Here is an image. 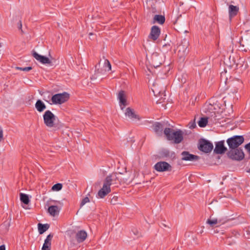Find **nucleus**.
I'll use <instances>...</instances> for the list:
<instances>
[{"label":"nucleus","instance_id":"2f4dec72","mask_svg":"<svg viewBox=\"0 0 250 250\" xmlns=\"http://www.w3.org/2000/svg\"><path fill=\"white\" fill-rule=\"evenodd\" d=\"M104 66L105 67L108 68L107 71H110L111 70V65L109 61L107 59H105L104 61Z\"/></svg>","mask_w":250,"mask_h":250},{"label":"nucleus","instance_id":"09e8293b","mask_svg":"<svg viewBox=\"0 0 250 250\" xmlns=\"http://www.w3.org/2000/svg\"><path fill=\"white\" fill-rule=\"evenodd\" d=\"M249 172H250V170H249Z\"/></svg>","mask_w":250,"mask_h":250},{"label":"nucleus","instance_id":"f704fd0d","mask_svg":"<svg viewBox=\"0 0 250 250\" xmlns=\"http://www.w3.org/2000/svg\"><path fill=\"white\" fill-rule=\"evenodd\" d=\"M232 84L233 85H236L238 87H240L242 85V83L241 82H240L238 80H235L232 83Z\"/></svg>","mask_w":250,"mask_h":250},{"label":"nucleus","instance_id":"aec40b11","mask_svg":"<svg viewBox=\"0 0 250 250\" xmlns=\"http://www.w3.org/2000/svg\"><path fill=\"white\" fill-rule=\"evenodd\" d=\"M153 23H157L163 24L165 22V17L162 15H155L153 17Z\"/></svg>","mask_w":250,"mask_h":250},{"label":"nucleus","instance_id":"4468645a","mask_svg":"<svg viewBox=\"0 0 250 250\" xmlns=\"http://www.w3.org/2000/svg\"><path fill=\"white\" fill-rule=\"evenodd\" d=\"M183 140V133L181 130H173V142L175 144L181 143Z\"/></svg>","mask_w":250,"mask_h":250},{"label":"nucleus","instance_id":"f257e3e1","mask_svg":"<svg viewBox=\"0 0 250 250\" xmlns=\"http://www.w3.org/2000/svg\"><path fill=\"white\" fill-rule=\"evenodd\" d=\"M120 173H112L107 176L104 181L102 188L99 190L98 196L100 198H104L111 192V186L113 188L118 187L121 185V179Z\"/></svg>","mask_w":250,"mask_h":250},{"label":"nucleus","instance_id":"39448f33","mask_svg":"<svg viewBox=\"0 0 250 250\" xmlns=\"http://www.w3.org/2000/svg\"><path fill=\"white\" fill-rule=\"evenodd\" d=\"M69 98V94L64 92L62 93L56 94L52 96L51 101L53 104H61L66 102Z\"/></svg>","mask_w":250,"mask_h":250},{"label":"nucleus","instance_id":"423d86ee","mask_svg":"<svg viewBox=\"0 0 250 250\" xmlns=\"http://www.w3.org/2000/svg\"><path fill=\"white\" fill-rule=\"evenodd\" d=\"M227 153L228 157L232 160L240 161L244 159L245 154L241 148L230 149Z\"/></svg>","mask_w":250,"mask_h":250},{"label":"nucleus","instance_id":"473e14b6","mask_svg":"<svg viewBox=\"0 0 250 250\" xmlns=\"http://www.w3.org/2000/svg\"><path fill=\"white\" fill-rule=\"evenodd\" d=\"M16 69L18 70H22L23 71H29L32 69V67L31 66L25 67H16Z\"/></svg>","mask_w":250,"mask_h":250},{"label":"nucleus","instance_id":"ddd939ff","mask_svg":"<svg viewBox=\"0 0 250 250\" xmlns=\"http://www.w3.org/2000/svg\"><path fill=\"white\" fill-rule=\"evenodd\" d=\"M32 55L37 61L42 64H50L51 62L47 57L39 55L35 51H32Z\"/></svg>","mask_w":250,"mask_h":250},{"label":"nucleus","instance_id":"cd10ccee","mask_svg":"<svg viewBox=\"0 0 250 250\" xmlns=\"http://www.w3.org/2000/svg\"><path fill=\"white\" fill-rule=\"evenodd\" d=\"M208 124V118H201L198 122V125L201 127H205Z\"/></svg>","mask_w":250,"mask_h":250},{"label":"nucleus","instance_id":"a19ab883","mask_svg":"<svg viewBox=\"0 0 250 250\" xmlns=\"http://www.w3.org/2000/svg\"><path fill=\"white\" fill-rule=\"evenodd\" d=\"M132 231L135 235H138L139 234V231L136 229H132Z\"/></svg>","mask_w":250,"mask_h":250},{"label":"nucleus","instance_id":"20e7f679","mask_svg":"<svg viewBox=\"0 0 250 250\" xmlns=\"http://www.w3.org/2000/svg\"><path fill=\"white\" fill-rule=\"evenodd\" d=\"M244 141V138L242 135H235L229 138L227 140V143L229 149L237 148Z\"/></svg>","mask_w":250,"mask_h":250},{"label":"nucleus","instance_id":"72a5a7b5","mask_svg":"<svg viewBox=\"0 0 250 250\" xmlns=\"http://www.w3.org/2000/svg\"><path fill=\"white\" fill-rule=\"evenodd\" d=\"M89 202V199L88 198V197H85V198H84L81 203V206H83V205H84L86 203H88Z\"/></svg>","mask_w":250,"mask_h":250},{"label":"nucleus","instance_id":"79ce46f5","mask_svg":"<svg viewBox=\"0 0 250 250\" xmlns=\"http://www.w3.org/2000/svg\"><path fill=\"white\" fill-rule=\"evenodd\" d=\"M50 203H49V202L48 201L47 204H48V205H50L51 203H58V204H61V202L60 201H55V200H51L50 201Z\"/></svg>","mask_w":250,"mask_h":250},{"label":"nucleus","instance_id":"a18cd8bd","mask_svg":"<svg viewBox=\"0 0 250 250\" xmlns=\"http://www.w3.org/2000/svg\"><path fill=\"white\" fill-rule=\"evenodd\" d=\"M175 30H177V32H179V30H177V29H175Z\"/></svg>","mask_w":250,"mask_h":250},{"label":"nucleus","instance_id":"37998d69","mask_svg":"<svg viewBox=\"0 0 250 250\" xmlns=\"http://www.w3.org/2000/svg\"><path fill=\"white\" fill-rule=\"evenodd\" d=\"M0 250H5V246L4 245L0 246Z\"/></svg>","mask_w":250,"mask_h":250},{"label":"nucleus","instance_id":"c756f323","mask_svg":"<svg viewBox=\"0 0 250 250\" xmlns=\"http://www.w3.org/2000/svg\"><path fill=\"white\" fill-rule=\"evenodd\" d=\"M62 188V185L61 183H57L53 185L52 187V190L53 191H60Z\"/></svg>","mask_w":250,"mask_h":250},{"label":"nucleus","instance_id":"f3484780","mask_svg":"<svg viewBox=\"0 0 250 250\" xmlns=\"http://www.w3.org/2000/svg\"><path fill=\"white\" fill-rule=\"evenodd\" d=\"M118 99L119 101L120 106L123 105L124 107H121V109H123L124 107L126 105V99L125 95V91L121 90L118 95Z\"/></svg>","mask_w":250,"mask_h":250},{"label":"nucleus","instance_id":"1a4fd4ad","mask_svg":"<svg viewBox=\"0 0 250 250\" xmlns=\"http://www.w3.org/2000/svg\"><path fill=\"white\" fill-rule=\"evenodd\" d=\"M171 167L170 164L164 161L157 162L154 166V168L158 172L170 171Z\"/></svg>","mask_w":250,"mask_h":250},{"label":"nucleus","instance_id":"ea45409f","mask_svg":"<svg viewBox=\"0 0 250 250\" xmlns=\"http://www.w3.org/2000/svg\"><path fill=\"white\" fill-rule=\"evenodd\" d=\"M3 131L1 127H0V142L3 139Z\"/></svg>","mask_w":250,"mask_h":250},{"label":"nucleus","instance_id":"c9c22d12","mask_svg":"<svg viewBox=\"0 0 250 250\" xmlns=\"http://www.w3.org/2000/svg\"><path fill=\"white\" fill-rule=\"evenodd\" d=\"M101 73V72L100 71L99 69H97V70H96L95 71V74L93 75L91 79V80H95V79H96L97 78V75L98 74V73Z\"/></svg>","mask_w":250,"mask_h":250},{"label":"nucleus","instance_id":"bb28decb","mask_svg":"<svg viewBox=\"0 0 250 250\" xmlns=\"http://www.w3.org/2000/svg\"><path fill=\"white\" fill-rule=\"evenodd\" d=\"M220 222V221H218V220L216 218H210L208 219L207 221V223L209 224L211 227H213L215 225H217L218 223Z\"/></svg>","mask_w":250,"mask_h":250},{"label":"nucleus","instance_id":"4c0bfd02","mask_svg":"<svg viewBox=\"0 0 250 250\" xmlns=\"http://www.w3.org/2000/svg\"><path fill=\"white\" fill-rule=\"evenodd\" d=\"M245 148L250 154V142L245 146Z\"/></svg>","mask_w":250,"mask_h":250},{"label":"nucleus","instance_id":"c85d7f7f","mask_svg":"<svg viewBox=\"0 0 250 250\" xmlns=\"http://www.w3.org/2000/svg\"><path fill=\"white\" fill-rule=\"evenodd\" d=\"M53 237V233H50L48 234L46 239L44 240V242L43 244L49 245L50 246H51V240L52 239V238Z\"/></svg>","mask_w":250,"mask_h":250},{"label":"nucleus","instance_id":"2eb2a0df","mask_svg":"<svg viewBox=\"0 0 250 250\" xmlns=\"http://www.w3.org/2000/svg\"><path fill=\"white\" fill-rule=\"evenodd\" d=\"M125 115L133 121L135 120H140V119L139 116L136 114L134 110L130 107H127L126 109Z\"/></svg>","mask_w":250,"mask_h":250},{"label":"nucleus","instance_id":"7c9ffc66","mask_svg":"<svg viewBox=\"0 0 250 250\" xmlns=\"http://www.w3.org/2000/svg\"><path fill=\"white\" fill-rule=\"evenodd\" d=\"M206 106V110H208L209 112L211 113L214 112L213 110L215 109V107H214L213 104H207Z\"/></svg>","mask_w":250,"mask_h":250},{"label":"nucleus","instance_id":"6ab92c4d","mask_svg":"<svg viewBox=\"0 0 250 250\" xmlns=\"http://www.w3.org/2000/svg\"><path fill=\"white\" fill-rule=\"evenodd\" d=\"M35 108L39 112H42L46 108V105L41 100H38L35 104Z\"/></svg>","mask_w":250,"mask_h":250},{"label":"nucleus","instance_id":"b1692460","mask_svg":"<svg viewBox=\"0 0 250 250\" xmlns=\"http://www.w3.org/2000/svg\"><path fill=\"white\" fill-rule=\"evenodd\" d=\"M170 152L167 149L163 148L158 152V156L160 159L167 157L169 156Z\"/></svg>","mask_w":250,"mask_h":250},{"label":"nucleus","instance_id":"dca6fc26","mask_svg":"<svg viewBox=\"0 0 250 250\" xmlns=\"http://www.w3.org/2000/svg\"><path fill=\"white\" fill-rule=\"evenodd\" d=\"M87 234L84 230L78 231L76 234V239L77 241L80 243L83 242L87 238Z\"/></svg>","mask_w":250,"mask_h":250},{"label":"nucleus","instance_id":"58836bf2","mask_svg":"<svg viewBox=\"0 0 250 250\" xmlns=\"http://www.w3.org/2000/svg\"><path fill=\"white\" fill-rule=\"evenodd\" d=\"M118 197L116 196H114L111 200V203L112 204H115V202L117 201Z\"/></svg>","mask_w":250,"mask_h":250},{"label":"nucleus","instance_id":"5701e85b","mask_svg":"<svg viewBox=\"0 0 250 250\" xmlns=\"http://www.w3.org/2000/svg\"><path fill=\"white\" fill-rule=\"evenodd\" d=\"M38 227L39 233L42 234L49 229V225L48 224H42L41 223H39Z\"/></svg>","mask_w":250,"mask_h":250},{"label":"nucleus","instance_id":"f03ea898","mask_svg":"<svg viewBox=\"0 0 250 250\" xmlns=\"http://www.w3.org/2000/svg\"><path fill=\"white\" fill-rule=\"evenodd\" d=\"M152 127L157 136H162L164 134L167 140H172V130L165 127L164 123L156 122L153 124Z\"/></svg>","mask_w":250,"mask_h":250},{"label":"nucleus","instance_id":"a878e982","mask_svg":"<svg viewBox=\"0 0 250 250\" xmlns=\"http://www.w3.org/2000/svg\"><path fill=\"white\" fill-rule=\"evenodd\" d=\"M151 90L156 97L161 95L162 91L159 90L155 83H153L151 87Z\"/></svg>","mask_w":250,"mask_h":250},{"label":"nucleus","instance_id":"4be33fe9","mask_svg":"<svg viewBox=\"0 0 250 250\" xmlns=\"http://www.w3.org/2000/svg\"><path fill=\"white\" fill-rule=\"evenodd\" d=\"M159 57L156 55H153L151 58V64L155 67L157 68L159 67L162 62L159 61Z\"/></svg>","mask_w":250,"mask_h":250},{"label":"nucleus","instance_id":"7ed1b4c3","mask_svg":"<svg viewBox=\"0 0 250 250\" xmlns=\"http://www.w3.org/2000/svg\"><path fill=\"white\" fill-rule=\"evenodd\" d=\"M188 42L186 40H184L181 43L177 45L175 49V53H177L180 61L183 62L184 61L185 57L188 52Z\"/></svg>","mask_w":250,"mask_h":250},{"label":"nucleus","instance_id":"c03bdc74","mask_svg":"<svg viewBox=\"0 0 250 250\" xmlns=\"http://www.w3.org/2000/svg\"><path fill=\"white\" fill-rule=\"evenodd\" d=\"M19 22H20L19 28H21V27H22L21 22V21H20Z\"/></svg>","mask_w":250,"mask_h":250},{"label":"nucleus","instance_id":"393cba45","mask_svg":"<svg viewBox=\"0 0 250 250\" xmlns=\"http://www.w3.org/2000/svg\"><path fill=\"white\" fill-rule=\"evenodd\" d=\"M20 200L21 202L24 203V204L27 205L29 202V199L28 195L21 193L20 194Z\"/></svg>","mask_w":250,"mask_h":250},{"label":"nucleus","instance_id":"6e6552de","mask_svg":"<svg viewBox=\"0 0 250 250\" xmlns=\"http://www.w3.org/2000/svg\"><path fill=\"white\" fill-rule=\"evenodd\" d=\"M198 149L204 152L208 153L211 151L213 148V144L209 141L201 139L199 140Z\"/></svg>","mask_w":250,"mask_h":250},{"label":"nucleus","instance_id":"a211bd4d","mask_svg":"<svg viewBox=\"0 0 250 250\" xmlns=\"http://www.w3.org/2000/svg\"><path fill=\"white\" fill-rule=\"evenodd\" d=\"M61 207L56 205H51L48 207V212L50 215L55 216L59 215Z\"/></svg>","mask_w":250,"mask_h":250},{"label":"nucleus","instance_id":"f8f14e48","mask_svg":"<svg viewBox=\"0 0 250 250\" xmlns=\"http://www.w3.org/2000/svg\"><path fill=\"white\" fill-rule=\"evenodd\" d=\"M181 156V159L183 161H196L199 159V156L190 154L188 151L182 152Z\"/></svg>","mask_w":250,"mask_h":250},{"label":"nucleus","instance_id":"49530a36","mask_svg":"<svg viewBox=\"0 0 250 250\" xmlns=\"http://www.w3.org/2000/svg\"><path fill=\"white\" fill-rule=\"evenodd\" d=\"M175 30H177V32H179V30H177V29H175Z\"/></svg>","mask_w":250,"mask_h":250},{"label":"nucleus","instance_id":"9d476101","mask_svg":"<svg viewBox=\"0 0 250 250\" xmlns=\"http://www.w3.org/2000/svg\"><path fill=\"white\" fill-rule=\"evenodd\" d=\"M161 33L160 28L156 25L153 26L150 30V34L148 36L149 38L153 41H156L159 38Z\"/></svg>","mask_w":250,"mask_h":250},{"label":"nucleus","instance_id":"e433bc0d","mask_svg":"<svg viewBox=\"0 0 250 250\" xmlns=\"http://www.w3.org/2000/svg\"><path fill=\"white\" fill-rule=\"evenodd\" d=\"M42 250H50L51 246H50L49 245H46L43 244Z\"/></svg>","mask_w":250,"mask_h":250},{"label":"nucleus","instance_id":"de8ad7c7","mask_svg":"<svg viewBox=\"0 0 250 250\" xmlns=\"http://www.w3.org/2000/svg\"><path fill=\"white\" fill-rule=\"evenodd\" d=\"M175 30H177V32H179V30H177V29H175Z\"/></svg>","mask_w":250,"mask_h":250},{"label":"nucleus","instance_id":"9b49d317","mask_svg":"<svg viewBox=\"0 0 250 250\" xmlns=\"http://www.w3.org/2000/svg\"><path fill=\"white\" fill-rule=\"evenodd\" d=\"M224 141H221L215 144V147L214 151L215 153L221 154L224 153L227 150L226 147L224 146Z\"/></svg>","mask_w":250,"mask_h":250},{"label":"nucleus","instance_id":"0eeeda50","mask_svg":"<svg viewBox=\"0 0 250 250\" xmlns=\"http://www.w3.org/2000/svg\"><path fill=\"white\" fill-rule=\"evenodd\" d=\"M44 124L49 127L55 126V115L50 110H46L43 115Z\"/></svg>","mask_w":250,"mask_h":250},{"label":"nucleus","instance_id":"412c9836","mask_svg":"<svg viewBox=\"0 0 250 250\" xmlns=\"http://www.w3.org/2000/svg\"><path fill=\"white\" fill-rule=\"evenodd\" d=\"M239 8L236 6L230 5L229 7V17L236 16L238 12Z\"/></svg>","mask_w":250,"mask_h":250}]
</instances>
